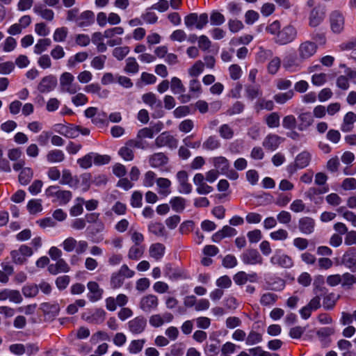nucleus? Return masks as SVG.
Listing matches in <instances>:
<instances>
[{
  "mask_svg": "<svg viewBox=\"0 0 356 356\" xmlns=\"http://www.w3.org/2000/svg\"><path fill=\"white\" fill-rule=\"evenodd\" d=\"M177 144L178 140L167 131L161 133L155 139V145L157 147H168L174 149L177 147Z\"/></svg>",
  "mask_w": 356,
  "mask_h": 356,
  "instance_id": "obj_11",
  "label": "nucleus"
},
{
  "mask_svg": "<svg viewBox=\"0 0 356 356\" xmlns=\"http://www.w3.org/2000/svg\"><path fill=\"white\" fill-rule=\"evenodd\" d=\"M33 12L40 16L42 19L47 21H52L54 18V12L46 7L40 3L35 4L33 7Z\"/></svg>",
  "mask_w": 356,
  "mask_h": 356,
  "instance_id": "obj_20",
  "label": "nucleus"
},
{
  "mask_svg": "<svg viewBox=\"0 0 356 356\" xmlns=\"http://www.w3.org/2000/svg\"><path fill=\"white\" fill-rule=\"evenodd\" d=\"M65 159V154L62 150L53 149L47 154V160L49 163H60Z\"/></svg>",
  "mask_w": 356,
  "mask_h": 356,
  "instance_id": "obj_34",
  "label": "nucleus"
},
{
  "mask_svg": "<svg viewBox=\"0 0 356 356\" xmlns=\"http://www.w3.org/2000/svg\"><path fill=\"white\" fill-rule=\"evenodd\" d=\"M270 262L274 266H278L284 268H291L293 265L291 257L284 254L281 250H277L270 257Z\"/></svg>",
  "mask_w": 356,
  "mask_h": 356,
  "instance_id": "obj_8",
  "label": "nucleus"
},
{
  "mask_svg": "<svg viewBox=\"0 0 356 356\" xmlns=\"http://www.w3.org/2000/svg\"><path fill=\"white\" fill-rule=\"evenodd\" d=\"M27 209L31 214H35L42 211L41 200H31L27 204Z\"/></svg>",
  "mask_w": 356,
  "mask_h": 356,
  "instance_id": "obj_40",
  "label": "nucleus"
},
{
  "mask_svg": "<svg viewBox=\"0 0 356 356\" xmlns=\"http://www.w3.org/2000/svg\"><path fill=\"white\" fill-rule=\"evenodd\" d=\"M325 12L323 8L320 6L314 7L309 13V25L311 27H316L324 20Z\"/></svg>",
  "mask_w": 356,
  "mask_h": 356,
  "instance_id": "obj_13",
  "label": "nucleus"
},
{
  "mask_svg": "<svg viewBox=\"0 0 356 356\" xmlns=\"http://www.w3.org/2000/svg\"><path fill=\"white\" fill-rule=\"evenodd\" d=\"M93 159V153H90L82 158H80L77 160V163L79 166L83 169H87L92 166Z\"/></svg>",
  "mask_w": 356,
  "mask_h": 356,
  "instance_id": "obj_61",
  "label": "nucleus"
},
{
  "mask_svg": "<svg viewBox=\"0 0 356 356\" xmlns=\"http://www.w3.org/2000/svg\"><path fill=\"white\" fill-rule=\"evenodd\" d=\"M311 161V154L307 152L303 151L298 154L296 159L295 162L296 163L299 169H302L309 165Z\"/></svg>",
  "mask_w": 356,
  "mask_h": 356,
  "instance_id": "obj_32",
  "label": "nucleus"
},
{
  "mask_svg": "<svg viewBox=\"0 0 356 356\" xmlns=\"http://www.w3.org/2000/svg\"><path fill=\"white\" fill-rule=\"evenodd\" d=\"M54 131L68 138H75L79 136V126L71 124H56Z\"/></svg>",
  "mask_w": 356,
  "mask_h": 356,
  "instance_id": "obj_12",
  "label": "nucleus"
},
{
  "mask_svg": "<svg viewBox=\"0 0 356 356\" xmlns=\"http://www.w3.org/2000/svg\"><path fill=\"white\" fill-rule=\"evenodd\" d=\"M165 249V246L162 243H154L149 247V255L154 259L159 260L163 257Z\"/></svg>",
  "mask_w": 356,
  "mask_h": 356,
  "instance_id": "obj_30",
  "label": "nucleus"
},
{
  "mask_svg": "<svg viewBox=\"0 0 356 356\" xmlns=\"http://www.w3.org/2000/svg\"><path fill=\"white\" fill-rule=\"evenodd\" d=\"M124 278L118 272L112 274L111 277V286L113 289H118L122 286Z\"/></svg>",
  "mask_w": 356,
  "mask_h": 356,
  "instance_id": "obj_62",
  "label": "nucleus"
},
{
  "mask_svg": "<svg viewBox=\"0 0 356 356\" xmlns=\"http://www.w3.org/2000/svg\"><path fill=\"white\" fill-rule=\"evenodd\" d=\"M187 39L186 32L182 29H177L174 31L170 35V40L173 42H182Z\"/></svg>",
  "mask_w": 356,
  "mask_h": 356,
  "instance_id": "obj_58",
  "label": "nucleus"
},
{
  "mask_svg": "<svg viewBox=\"0 0 356 356\" xmlns=\"http://www.w3.org/2000/svg\"><path fill=\"white\" fill-rule=\"evenodd\" d=\"M236 230L228 225L224 226L220 230L213 234L211 239L214 243H219L222 238L236 235Z\"/></svg>",
  "mask_w": 356,
  "mask_h": 356,
  "instance_id": "obj_19",
  "label": "nucleus"
},
{
  "mask_svg": "<svg viewBox=\"0 0 356 356\" xmlns=\"http://www.w3.org/2000/svg\"><path fill=\"white\" fill-rule=\"evenodd\" d=\"M316 222L314 218L304 216L298 220V229L305 235L312 234L315 229Z\"/></svg>",
  "mask_w": 356,
  "mask_h": 356,
  "instance_id": "obj_15",
  "label": "nucleus"
},
{
  "mask_svg": "<svg viewBox=\"0 0 356 356\" xmlns=\"http://www.w3.org/2000/svg\"><path fill=\"white\" fill-rule=\"evenodd\" d=\"M61 246L67 252L74 251L77 254H82L86 252L88 243L86 241H77L74 238L70 236L63 241Z\"/></svg>",
  "mask_w": 356,
  "mask_h": 356,
  "instance_id": "obj_2",
  "label": "nucleus"
},
{
  "mask_svg": "<svg viewBox=\"0 0 356 356\" xmlns=\"http://www.w3.org/2000/svg\"><path fill=\"white\" fill-rule=\"evenodd\" d=\"M334 332V330L332 327H325L320 328L317 332L316 334L318 337L320 339V340L322 342L326 343L327 342V339L330 336L333 334Z\"/></svg>",
  "mask_w": 356,
  "mask_h": 356,
  "instance_id": "obj_45",
  "label": "nucleus"
},
{
  "mask_svg": "<svg viewBox=\"0 0 356 356\" xmlns=\"http://www.w3.org/2000/svg\"><path fill=\"white\" fill-rule=\"evenodd\" d=\"M143 148L140 141L136 140H128L124 146L122 147L119 150V154L125 161H132L134 157V148Z\"/></svg>",
  "mask_w": 356,
  "mask_h": 356,
  "instance_id": "obj_6",
  "label": "nucleus"
},
{
  "mask_svg": "<svg viewBox=\"0 0 356 356\" xmlns=\"http://www.w3.org/2000/svg\"><path fill=\"white\" fill-rule=\"evenodd\" d=\"M33 176V172L30 168H24L18 177L19 181L22 185H27Z\"/></svg>",
  "mask_w": 356,
  "mask_h": 356,
  "instance_id": "obj_37",
  "label": "nucleus"
},
{
  "mask_svg": "<svg viewBox=\"0 0 356 356\" xmlns=\"http://www.w3.org/2000/svg\"><path fill=\"white\" fill-rule=\"evenodd\" d=\"M342 264L349 269H353L356 266V250L350 249L342 257Z\"/></svg>",
  "mask_w": 356,
  "mask_h": 356,
  "instance_id": "obj_26",
  "label": "nucleus"
},
{
  "mask_svg": "<svg viewBox=\"0 0 356 356\" xmlns=\"http://www.w3.org/2000/svg\"><path fill=\"white\" fill-rule=\"evenodd\" d=\"M76 202V203L70 210V213L72 216H78L83 211V204L85 202L84 199L77 197Z\"/></svg>",
  "mask_w": 356,
  "mask_h": 356,
  "instance_id": "obj_48",
  "label": "nucleus"
},
{
  "mask_svg": "<svg viewBox=\"0 0 356 356\" xmlns=\"http://www.w3.org/2000/svg\"><path fill=\"white\" fill-rule=\"evenodd\" d=\"M324 277L322 275L317 276L314 282V292L316 295H322L326 291L324 285Z\"/></svg>",
  "mask_w": 356,
  "mask_h": 356,
  "instance_id": "obj_41",
  "label": "nucleus"
},
{
  "mask_svg": "<svg viewBox=\"0 0 356 356\" xmlns=\"http://www.w3.org/2000/svg\"><path fill=\"white\" fill-rule=\"evenodd\" d=\"M245 92L247 97L250 99H254L262 96V91L260 87L257 86H248L245 88Z\"/></svg>",
  "mask_w": 356,
  "mask_h": 356,
  "instance_id": "obj_47",
  "label": "nucleus"
},
{
  "mask_svg": "<svg viewBox=\"0 0 356 356\" xmlns=\"http://www.w3.org/2000/svg\"><path fill=\"white\" fill-rule=\"evenodd\" d=\"M266 123L270 128H277L280 126V115L273 112L266 117Z\"/></svg>",
  "mask_w": 356,
  "mask_h": 356,
  "instance_id": "obj_50",
  "label": "nucleus"
},
{
  "mask_svg": "<svg viewBox=\"0 0 356 356\" xmlns=\"http://www.w3.org/2000/svg\"><path fill=\"white\" fill-rule=\"evenodd\" d=\"M157 186L161 188L160 193L167 195H168L170 191H168V188H170L171 185V181L167 179V178H159L156 180Z\"/></svg>",
  "mask_w": 356,
  "mask_h": 356,
  "instance_id": "obj_49",
  "label": "nucleus"
},
{
  "mask_svg": "<svg viewBox=\"0 0 356 356\" xmlns=\"http://www.w3.org/2000/svg\"><path fill=\"white\" fill-rule=\"evenodd\" d=\"M318 49L317 44L312 41L302 42L298 47V56L300 60H307L315 54Z\"/></svg>",
  "mask_w": 356,
  "mask_h": 356,
  "instance_id": "obj_10",
  "label": "nucleus"
},
{
  "mask_svg": "<svg viewBox=\"0 0 356 356\" xmlns=\"http://www.w3.org/2000/svg\"><path fill=\"white\" fill-rule=\"evenodd\" d=\"M225 22V18L222 14L218 11H213L210 15V22L213 26H220Z\"/></svg>",
  "mask_w": 356,
  "mask_h": 356,
  "instance_id": "obj_57",
  "label": "nucleus"
},
{
  "mask_svg": "<svg viewBox=\"0 0 356 356\" xmlns=\"http://www.w3.org/2000/svg\"><path fill=\"white\" fill-rule=\"evenodd\" d=\"M68 29L67 27L63 26L55 29L53 34V39L56 42H62L65 41L67 36Z\"/></svg>",
  "mask_w": 356,
  "mask_h": 356,
  "instance_id": "obj_42",
  "label": "nucleus"
},
{
  "mask_svg": "<svg viewBox=\"0 0 356 356\" xmlns=\"http://www.w3.org/2000/svg\"><path fill=\"white\" fill-rule=\"evenodd\" d=\"M159 299L153 294L143 296L139 302V308L145 313H150L157 309Z\"/></svg>",
  "mask_w": 356,
  "mask_h": 356,
  "instance_id": "obj_7",
  "label": "nucleus"
},
{
  "mask_svg": "<svg viewBox=\"0 0 356 356\" xmlns=\"http://www.w3.org/2000/svg\"><path fill=\"white\" fill-rule=\"evenodd\" d=\"M186 200L181 197H175L170 201V204L173 211L177 213H181L186 207Z\"/></svg>",
  "mask_w": 356,
  "mask_h": 356,
  "instance_id": "obj_36",
  "label": "nucleus"
},
{
  "mask_svg": "<svg viewBox=\"0 0 356 356\" xmlns=\"http://www.w3.org/2000/svg\"><path fill=\"white\" fill-rule=\"evenodd\" d=\"M170 88L174 94H181L185 91V87L181 80L177 77H173L170 83Z\"/></svg>",
  "mask_w": 356,
  "mask_h": 356,
  "instance_id": "obj_54",
  "label": "nucleus"
},
{
  "mask_svg": "<svg viewBox=\"0 0 356 356\" xmlns=\"http://www.w3.org/2000/svg\"><path fill=\"white\" fill-rule=\"evenodd\" d=\"M262 339L263 337L261 334L254 330H251L246 337L245 343L248 346H253L261 342Z\"/></svg>",
  "mask_w": 356,
  "mask_h": 356,
  "instance_id": "obj_39",
  "label": "nucleus"
},
{
  "mask_svg": "<svg viewBox=\"0 0 356 356\" xmlns=\"http://www.w3.org/2000/svg\"><path fill=\"white\" fill-rule=\"evenodd\" d=\"M356 284V277L349 273H345L341 275V286L350 289L352 286Z\"/></svg>",
  "mask_w": 356,
  "mask_h": 356,
  "instance_id": "obj_51",
  "label": "nucleus"
},
{
  "mask_svg": "<svg viewBox=\"0 0 356 356\" xmlns=\"http://www.w3.org/2000/svg\"><path fill=\"white\" fill-rule=\"evenodd\" d=\"M47 197H54L53 202H57L60 205L67 204L72 199V192L67 190H62L58 186H50L44 192Z\"/></svg>",
  "mask_w": 356,
  "mask_h": 356,
  "instance_id": "obj_1",
  "label": "nucleus"
},
{
  "mask_svg": "<svg viewBox=\"0 0 356 356\" xmlns=\"http://www.w3.org/2000/svg\"><path fill=\"white\" fill-rule=\"evenodd\" d=\"M95 21V13L91 10H85L79 15L76 26L81 29H86L92 26Z\"/></svg>",
  "mask_w": 356,
  "mask_h": 356,
  "instance_id": "obj_14",
  "label": "nucleus"
},
{
  "mask_svg": "<svg viewBox=\"0 0 356 356\" xmlns=\"http://www.w3.org/2000/svg\"><path fill=\"white\" fill-rule=\"evenodd\" d=\"M145 343V339H134L129 343L128 350L131 354H138L142 351Z\"/></svg>",
  "mask_w": 356,
  "mask_h": 356,
  "instance_id": "obj_35",
  "label": "nucleus"
},
{
  "mask_svg": "<svg viewBox=\"0 0 356 356\" xmlns=\"http://www.w3.org/2000/svg\"><path fill=\"white\" fill-rule=\"evenodd\" d=\"M144 252V245H133L129 249L127 257L131 260L137 261L139 260L143 257Z\"/></svg>",
  "mask_w": 356,
  "mask_h": 356,
  "instance_id": "obj_29",
  "label": "nucleus"
},
{
  "mask_svg": "<svg viewBox=\"0 0 356 356\" xmlns=\"http://www.w3.org/2000/svg\"><path fill=\"white\" fill-rule=\"evenodd\" d=\"M294 95V92L293 90H290L284 93H278L274 95V100L280 104H283L286 103L287 101L291 99Z\"/></svg>",
  "mask_w": 356,
  "mask_h": 356,
  "instance_id": "obj_53",
  "label": "nucleus"
},
{
  "mask_svg": "<svg viewBox=\"0 0 356 356\" xmlns=\"http://www.w3.org/2000/svg\"><path fill=\"white\" fill-rule=\"evenodd\" d=\"M70 266L63 259L56 260V264H51L48 266V270L51 275H57L60 273L70 271Z\"/></svg>",
  "mask_w": 356,
  "mask_h": 356,
  "instance_id": "obj_22",
  "label": "nucleus"
},
{
  "mask_svg": "<svg viewBox=\"0 0 356 356\" xmlns=\"http://www.w3.org/2000/svg\"><path fill=\"white\" fill-rule=\"evenodd\" d=\"M17 45L15 38L12 36L7 37L2 43L0 44V49L5 53L13 51Z\"/></svg>",
  "mask_w": 356,
  "mask_h": 356,
  "instance_id": "obj_33",
  "label": "nucleus"
},
{
  "mask_svg": "<svg viewBox=\"0 0 356 356\" xmlns=\"http://www.w3.org/2000/svg\"><path fill=\"white\" fill-rule=\"evenodd\" d=\"M331 31L336 34L342 33L345 28L344 14L339 10L332 11L329 15Z\"/></svg>",
  "mask_w": 356,
  "mask_h": 356,
  "instance_id": "obj_3",
  "label": "nucleus"
},
{
  "mask_svg": "<svg viewBox=\"0 0 356 356\" xmlns=\"http://www.w3.org/2000/svg\"><path fill=\"white\" fill-rule=\"evenodd\" d=\"M50 45L51 40L49 38L39 39L34 46V53L40 54L44 51Z\"/></svg>",
  "mask_w": 356,
  "mask_h": 356,
  "instance_id": "obj_43",
  "label": "nucleus"
},
{
  "mask_svg": "<svg viewBox=\"0 0 356 356\" xmlns=\"http://www.w3.org/2000/svg\"><path fill=\"white\" fill-rule=\"evenodd\" d=\"M220 136L227 140H229L234 136V131L231 127L227 124H222L219 128Z\"/></svg>",
  "mask_w": 356,
  "mask_h": 356,
  "instance_id": "obj_60",
  "label": "nucleus"
},
{
  "mask_svg": "<svg viewBox=\"0 0 356 356\" xmlns=\"http://www.w3.org/2000/svg\"><path fill=\"white\" fill-rule=\"evenodd\" d=\"M336 301L335 295L334 293H330L324 297L323 306L327 310L332 309L334 307Z\"/></svg>",
  "mask_w": 356,
  "mask_h": 356,
  "instance_id": "obj_64",
  "label": "nucleus"
},
{
  "mask_svg": "<svg viewBox=\"0 0 356 356\" xmlns=\"http://www.w3.org/2000/svg\"><path fill=\"white\" fill-rule=\"evenodd\" d=\"M240 259L245 265H261L264 262V259L260 253L254 248L246 249L240 255Z\"/></svg>",
  "mask_w": 356,
  "mask_h": 356,
  "instance_id": "obj_4",
  "label": "nucleus"
},
{
  "mask_svg": "<svg viewBox=\"0 0 356 356\" xmlns=\"http://www.w3.org/2000/svg\"><path fill=\"white\" fill-rule=\"evenodd\" d=\"M129 331L134 334H142L147 327V319L143 316H138L130 320L127 323Z\"/></svg>",
  "mask_w": 356,
  "mask_h": 356,
  "instance_id": "obj_9",
  "label": "nucleus"
},
{
  "mask_svg": "<svg viewBox=\"0 0 356 356\" xmlns=\"http://www.w3.org/2000/svg\"><path fill=\"white\" fill-rule=\"evenodd\" d=\"M129 47L127 46L115 47L113 51V55L118 60H122L129 52Z\"/></svg>",
  "mask_w": 356,
  "mask_h": 356,
  "instance_id": "obj_63",
  "label": "nucleus"
},
{
  "mask_svg": "<svg viewBox=\"0 0 356 356\" xmlns=\"http://www.w3.org/2000/svg\"><path fill=\"white\" fill-rule=\"evenodd\" d=\"M212 162L215 170L218 171L220 174H225L230 167L229 161L222 156L213 157Z\"/></svg>",
  "mask_w": 356,
  "mask_h": 356,
  "instance_id": "obj_23",
  "label": "nucleus"
},
{
  "mask_svg": "<svg viewBox=\"0 0 356 356\" xmlns=\"http://www.w3.org/2000/svg\"><path fill=\"white\" fill-rule=\"evenodd\" d=\"M220 341L216 340L215 343H207L204 348L205 354L208 356H216L219 353Z\"/></svg>",
  "mask_w": 356,
  "mask_h": 356,
  "instance_id": "obj_59",
  "label": "nucleus"
},
{
  "mask_svg": "<svg viewBox=\"0 0 356 356\" xmlns=\"http://www.w3.org/2000/svg\"><path fill=\"white\" fill-rule=\"evenodd\" d=\"M220 142L216 136H211L203 143L202 147L207 150H214L219 148Z\"/></svg>",
  "mask_w": 356,
  "mask_h": 356,
  "instance_id": "obj_38",
  "label": "nucleus"
},
{
  "mask_svg": "<svg viewBox=\"0 0 356 356\" xmlns=\"http://www.w3.org/2000/svg\"><path fill=\"white\" fill-rule=\"evenodd\" d=\"M40 309L44 314L56 315L59 312V307L57 304L43 302L40 305Z\"/></svg>",
  "mask_w": 356,
  "mask_h": 356,
  "instance_id": "obj_44",
  "label": "nucleus"
},
{
  "mask_svg": "<svg viewBox=\"0 0 356 356\" xmlns=\"http://www.w3.org/2000/svg\"><path fill=\"white\" fill-rule=\"evenodd\" d=\"M298 120L300 124L298 125V129L300 131H304L307 129L313 123V118L309 112L302 113L298 115Z\"/></svg>",
  "mask_w": 356,
  "mask_h": 356,
  "instance_id": "obj_31",
  "label": "nucleus"
},
{
  "mask_svg": "<svg viewBox=\"0 0 356 356\" xmlns=\"http://www.w3.org/2000/svg\"><path fill=\"white\" fill-rule=\"evenodd\" d=\"M277 300V296L273 293H266L262 295L260 299V303L264 306L273 305Z\"/></svg>",
  "mask_w": 356,
  "mask_h": 356,
  "instance_id": "obj_52",
  "label": "nucleus"
},
{
  "mask_svg": "<svg viewBox=\"0 0 356 356\" xmlns=\"http://www.w3.org/2000/svg\"><path fill=\"white\" fill-rule=\"evenodd\" d=\"M168 157L161 152L154 154L149 159V164L153 168H159L164 165L168 163Z\"/></svg>",
  "mask_w": 356,
  "mask_h": 356,
  "instance_id": "obj_27",
  "label": "nucleus"
},
{
  "mask_svg": "<svg viewBox=\"0 0 356 356\" xmlns=\"http://www.w3.org/2000/svg\"><path fill=\"white\" fill-rule=\"evenodd\" d=\"M143 102L149 105L152 109L161 110L162 108V102L158 99L156 95L152 92L145 93L143 95Z\"/></svg>",
  "mask_w": 356,
  "mask_h": 356,
  "instance_id": "obj_25",
  "label": "nucleus"
},
{
  "mask_svg": "<svg viewBox=\"0 0 356 356\" xmlns=\"http://www.w3.org/2000/svg\"><path fill=\"white\" fill-rule=\"evenodd\" d=\"M284 138L278 135L270 134L266 136L262 145L268 150L275 151L279 145L284 141Z\"/></svg>",
  "mask_w": 356,
  "mask_h": 356,
  "instance_id": "obj_17",
  "label": "nucleus"
},
{
  "mask_svg": "<svg viewBox=\"0 0 356 356\" xmlns=\"http://www.w3.org/2000/svg\"><path fill=\"white\" fill-rule=\"evenodd\" d=\"M87 286L90 291L88 297L90 301L96 302L102 298L104 291L96 282H89Z\"/></svg>",
  "mask_w": 356,
  "mask_h": 356,
  "instance_id": "obj_21",
  "label": "nucleus"
},
{
  "mask_svg": "<svg viewBox=\"0 0 356 356\" xmlns=\"http://www.w3.org/2000/svg\"><path fill=\"white\" fill-rule=\"evenodd\" d=\"M356 122V114L352 111L348 112L343 117V122L341 125V130L343 132L351 131L354 127V123Z\"/></svg>",
  "mask_w": 356,
  "mask_h": 356,
  "instance_id": "obj_24",
  "label": "nucleus"
},
{
  "mask_svg": "<svg viewBox=\"0 0 356 356\" xmlns=\"http://www.w3.org/2000/svg\"><path fill=\"white\" fill-rule=\"evenodd\" d=\"M7 299L15 304H19L23 300L22 296L19 291L4 289L0 291V300L4 301Z\"/></svg>",
  "mask_w": 356,
  "mask_h": 356,
  "instance_id": "obj_16",
  "label": "nucleus"
},
{
  "mask_svg": "<svg viewBox=\"0 0 356 356\" xmlns=\"http://www.w3.org/2000/svg\"><path fill=\"white\" fill-rule=\"evenodd\" d=\"M149 230L152 234L163 236L165 234V227L161 222H153L149 225Z\"/></svg>",
  "mask_w": 356,
  "mask_h": 356,
  "instance_id": "obj_55",
  "label": "nucleus"
},
{
  "mask_svg": "<svg viewBox=\"0 0 356 356\" xmlns=\"http://www.w3.org/2000/svg\"><path fill=\"white\" fill-rule=\"evenodd\" d=\"M22 291L25 297L33 298L38 293V286L36 284H27L23 286Z\"/></svg>",
  "mask_w": 356,
  "mask_h": 356,
  "instance_id": "obj_56",
  "label": "nucleus"
},
{
  "mask_svg": "<svg viewBox=\"0 0 356 356\" xmlns=\"http://www.w3.org/2000/svg\"><path fill=\"white\" fill-rule=\"evenodd\" d=\"M297 35V31L292 25L284 26L276 36L275 42L279 44H286L293 41Z\"/></svg>",
  "mask_w": 356,
  "mask_h": 356,
  "instance_id": "obj_5",
  "label": "nucleus"
},
{
  "mask_svg": "<svg viewBox=\"0 0 356 356\" xmlns=\"http://www.w3.org/2000/svg\"><path fill=\"white\" fill-rule=\"evenodd\" d=\"M104 32L102 33L101 32H95L90 38V41L98 47L99 51H104L106 47L103 43V40L104 38Z\"/></svg>",
  "mask_w": 356,
  "mask_h": 356,
  "instance_id": "obj_46",
  "label": "nucleus"
},
{
  "mask_svg": "<svg viewBox=\"0 0 356 356\" xmlns=\"http://www.w3.org/2000/svg\"><path fill=\"white\" fill-rule=\"evenodd\" d=\"M56 84V80L51 76L44 77L38 86V90L41 92H47L54 88Z\"/></svg>",
  "mask_w": 356,
  "mask_h": 356,
  "instance_id": "obj_28",
  "label": "nucleus"
},
{
  "mask_svg": "<svg viewBox=\"0 0 356 356\" xmlns=\"http://www.w3.org/2000/svg\"><path fill=\"white\" fill-rule=\"evenodd\" d=\"M176 176L179 184V193L184 194L191 193L192 191V186L188 182V173L184 170H181L177 173Z\"/></svg>",
  "mask_w": 356,
  "mask_h": 356,
  "instance_id": "obj_18",
  "label": "nucleus"
}]
</instances>
